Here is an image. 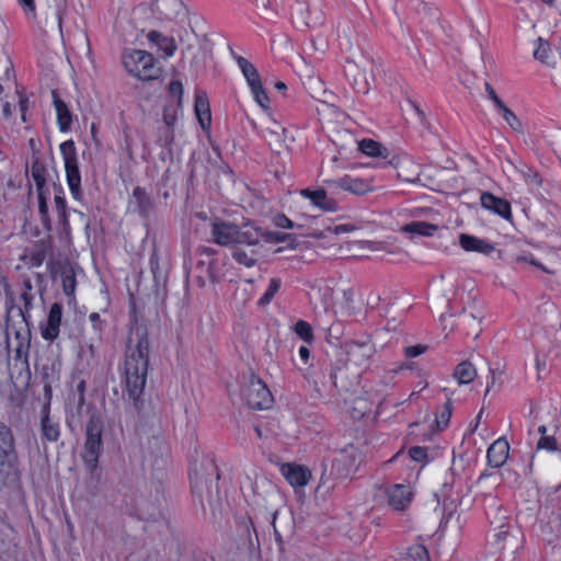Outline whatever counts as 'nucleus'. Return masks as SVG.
<instances>
[{
  "label": "nucleus",
  "instance_id": "1",
  "mask_svg": "<svg viewBox=\"0 0 561 561\" xmlns=\"http://www.w3.org/2000/svg\"><path fill=\"white\" fill-rule=\"evenodd\" d=\"M129 317L131 327L125 356L123 391L127 393L134 409L140 414L145 409L144 391L147 383L150 350L149 331L145 323L138 321L134 304Z\"/></svg>",
  "mask_w": 561,
  "mask_h": 561
},
{
  "label": "nucleus",
  "instance_id": "2",
  "mask_svg": "<svg viewBox=\"0 0 561 561\" xmlns=\"http://www.w3.org/2000/svg\"><path fill=\"white\" fill-rule=\"evenodd\" d=\"M103 431V417L98 411H93L85 423L84 444L80 456L85 471L96 482L101 479L100 457L104 451Z\"/></svg>",
  "mask_w": 561,
  "mask_h": 561
},
{
  "label": "nucleus",
  "instance_id": "3",
  "mask_svg": "<svg viewBox=\"0 0 561 561\" xmlns=\"http://www.w3.org/2000/svg\"><path fill=\"white\" fill-rule=\"evenodd\" d=\"M188 478L194 495L203 497L204 492L211 496L214 490L219 491V470L213 456L207 455L198 462L195 460L190 466Z\"/></svg>",
  "mask_w": 561,
  "mask_h": 561
},
{
  "label": "nucleus",
  "instance_id": "4",
  "mask_svg": "<svg viewBox=\"0 0 561 561\" xmlns=\"http://www.w3.org/2000/svg\"><path fill=\"white\" fill-rule=\"evenodd\" d=\"M342 371V366L333 364L328 356L320 357L317 365L305 370L304 378L314 391L321 394L323 391L337 389V375Z\"/></svg>",
  "mask_w": 561,
  "mask_h": 561
},
{
  "label": "nucleus",
  "instance_id": "5",
  "mask_svg": "<svg viewBox=\"0 0 561 561\" xmlns=\"http://www.w3.org/2000/svg\"><path fill=\"white\" fill-rule=\"evenodd\" d=\"M59 149L65 164L66 181L70 194L75 201L82 202L84 195L81 186V172L76 144L72 139H69L61 142Z\"/></svg>",
  "mask_w": 561,
  "mask_h": 561
},
{
  "label": "nucleus",
  "instance_id": "6",
  "mask_svg": "<svg viewBox=\"0 0 561 561\" xmlns=\"http://www.w3.org/2000/svg\"><path fill=\"white\" fill-rule=\"evenodd\" d=\"M122 62L126 71L141 80L149 81L157 78V69L153 56L140 49H126L122 56Z\"/></svg>",
  "mask_w": 561,
  "mask_h": 561
},
{
  "label": "nucleus",
  "instance_id": "7",
  "mask_svg": "<svg viewBox=\"0 0 561 561\" xmlns=\"http://www.w3.org/2000/svg\"><path fill=\"white\" fill-rule=\"evenodd\" d=\"M150 271L153 278L152 296L154 304L164 307L168 297V280L170 273V262L167 257H161L156 245H153L149 257Z\"/></svg>",
  "mask_w": 561,
  "mask_h": 561
},
{
  "label": "nucleus",
  "instance_id": "8",
  "mask_svg": "<svg viewBox=\"0 0 561 561\" xmlns=\"http://www.w3.org/2000/svg\"><path fill=\"white\" fill-rule=\"evenodd\" d=\"M241 399L252 410L270 409L274 402L272 392L266 383L254 374H251L241 386Z\"/></svg>",
  "mask_w": 561,
  "mask_h": 561
},
{
  "label": "nucleus",
  "instance_id": "9",
  "mask_svg": "<svg viewBox=\"0 0 561 561\" xmlns=\"http://www.w3.org/2000/svg\"><path fill=\"white\" fill-rule=\"evenodd\" d=\"M535 526L549 541L561 539V504L553 500L540 504Z\"/></svg>",
  "mask_w": 561,
  "mask_h": 561
},
{
  "label": "nucleus",
  "instance_id": "10",
  "mask_svg": "<svg viewBox=\"0 0 561 561\" xmlns=\"http://www.w3.org/2000/svg\"><path fill=\"white\" fill-rule=\"evenodd\" d=\"M19 457L12 428L0 421V479L18 471Z\"/></svg>",
  "mask_w": 561,
  "mask_h": 561
},
{
  "label": "nucleus",
  "instance_id": "11",
  "mask_svg": "<svg viewBox=\"0 0 561 561\" xmlns=\"http://www.w3.org/2000/svg\"><path fill=\"white\" fill-rule=\"evenodd\" d=\"M358 150L370 158L380 159V165L382 168L392 167L394 169H399L405 162H410L408 154L397 153L383 146L381 142L371 138H363L359 140Z\"/></svg>",
  "mask_w": 561,
  "mask_h": 561
},
{
  "label": "nucleus",
  "instance_id": "12",
  "mask_svg": "<svg viewBox=\"0 0 561 561\" xmlns=\"http://www.w3.org/2000/svg\"><path fill=\"white\" fill-rule=\"evenodd\" d=\"M64 316V306L61 302L51 304L46 319L38 324L39 333L43 340L53 343L60 334V327Z\"/></svg>",
  "mask_w": 561,
  "mask_h": 561
},
{
  "label": "nucleus",
  "instance_id": "13",
  "mask_svg": "<svg viewBox=\"0 0 561 561\" xmlns=\"http://www.w3.org/2000/svg\"><path fill=\"white\" fill-rule=\"evenodd\" d=\"M266 228L260 226L255 220H247L238 225L236 247L247 245L256 249L261 242L265 243Z\"/></svg>",
  "mask_w": 561,
  "mask_h": 561
},
{
  "label": "nucleus",
  "instance_id": "14",
  "mask_svg": "<svg viewBox=\"0 0 561 561\" xmlns=\"http://www.w3.org/2000/svg\"><path fill=\"white\" fill-rule=\"evenodd\" d=\"M211 241L220 247H236L238 224L215 218L210 224Z\"/></svg>",
  "mask_w": 561,
  "mask_h": 561
},
{
  "label": "nucleus",
  "instance_id": "15",
  "mask_svg": "<svg viewBox=\"0 0 561 561\" xmlns=\"http://www.w3.org/2000/svg\"><path fill=\"white\" fill-rule=\"evenodd\" d=\"M388 505L398 512L405 511L413 501L414 493L410 484L396 483L387 488Z\"/></svg>",
  "mask_w": 561,
  "mask_h": 561
},
{
  "label": "nucleus",
  "instance_id": "16",
  "mask_svg": "<svg viewBox=\"0 0 561 561\" xmlns=\"http://www.w3.org/2000/svg\"><path fill=\"white\" fill-rule=\"evenodd\" d=\"M280 472L286 481L294 488L306 486L312 477L311 471L306 466L294 462L283 463Z\"/></svg>",
  "mask_w": 561,
  "mask_h": 561
},
{
  "label": "nucleus",
  "instance_id": "17",
  "mask_svg": "<svg viewBox=\"0 0 561 561\" xmlns=\"http://www.w3.org/2000/svg\"><path fill=\"white\" fill-rule=\"evenodd\" d=\"M480 203L484 209L490 210L503 219L512 220V207L507 199L499 197L491 192H482Z\"/></svg>",
  "mask_w": 561,
  "mask_h": 561
},
{
  "label": "nucleus",
  "instance_id": "18",
  "mask_svg": "<svg viewBox=\"0 0 561 561\" xmlns=\"http://www.w3.org/2000/svg\"><path fill=\"white\" fill-rule=\"evenodd\" d=\"M194 114L202 130L209 134L211 129V111L209 100L204 91H197L194 99Z\"/></svg>",
  "mask_w": 561,
  "mask_h": 561
},
{
  "label": "nucleus",
  "instance_id": "19",
  "mask_svg": "<svg viewBox=\"0 0 561 561\" xmlns=\"http://www.w3.org/2000/svg\"><path fill=\"white\" fill-rule=\"evenodd\" d=\"M182 0H154L151 4L152 12L162 21H173L184 11Z\"/></svg>",
  "mask_w": 561,
  "mask_h": 561
},
{
  "label": "nucleus",
  "instance_id": "20",
  "mask_svg": "<svg viewBox=\"0 0 561 561\" xmlns=\"http://www.w3.org/2000/svg\"><path fill=\"white\" fill-rule=\"evenodd\" d=\"M61 435L60 424L50 417L48 404H44L41 410V438L43 442L56 443Z\"/></svg>",
  "mask_w": 561,
  "mask_h": 561
},
{
  "label": "nucleus",
  "instance_id": "21",
  "mask_svg": "<svg viewBox=\"0 0 561 561\" xmlns=\"http://www.w3.org/2000/svg\"><path fill=\"white\" fill-rule=\"evenodd\" d=\"M510 445L504 437L494 440L486 450L488 465L493 469H499L505 465L508 459Z\"/></svg>",
  "mask_w": 561,
  "mask_h": 561
},
{
  "label": "nucleus",
  "instance_id": "22",
  "mask_svg": "<svg viewBox=\"0 0 561 561\" xmlns=\"http://www.w3.org/2000/svg\"><path fill=\"white\" fill-rule=\"evenodd\" d=\"M51 99L56 111L58 128L61 133H68L71 129L73 114L68 104L59 96L58 90H51Z\"/></svg>",
  "mask_w": 561,
  "mask_h": 561
},
{
  "label": "nucleus",
  "instance_id": "23",
  "mask_svg": "<svg viewBox=\"0 0 561 561\" xmlns=\"http://www.w3.org/2000/svg\"><path fill=\"white\" fill-rule=\"evenodd\" d=\"M300 194L308 198L311 204L323 211H336L339 209L337 202L328 196V193L324 188H304Z\"/></svg>",
  "mask_w": 561,
  "mask_h": 561
},
{
  "label": "nucleus",
  "instance_id": "24",
  "mask_svg": "<svg viewBox=\"0 0 561 561\" xmlns=\"http://www.w3.org/2000/svg\"><path fill=\"white\" fill-rule=\"evenodd\" d=\"M133 198L135 199L136 211L138 213L139 217L145 221H149L156 207L150 195L144 187L136 186L133 190Z\"/></svg>",
  "mask_w": 561,
  "mask_h": 561
},
{
  "label": "nucleus",
  "instance_id": "25",
  "mask_svg": "<svg viewBox=\"0 0 561 561\" xmlns=\"http://www.w3.org/2000/svg\"><path fill=\"white\" fill-rule=\"evenodd\" d=\"M31 176L35 182L36 194L48 193L49 187L47 186V169L44 161L41 159L37 152H33L31 158Z\"/></svg>",
  "mask_w": 561,
  "mask_h": 561
},
{
  "label": "nucleus",
  "instance_id": "26",
  "mask_svg": "<svg viewBox=\"0 0 561 561\" xmlns=\"http://www.w3.org/2000/svg\"><path fill=\"white\" fill-rule=\"evenodd\" d=\"M459 244L467 252H478L482 254H490L495 250L493 243L488 240L480 239L473 234L460 233Z\"/></svg>",
  "mask_w": 561,
  "mask_h": 561
},
{
  "label": "nucleus",
  "instance_id": "27",
  "mask_svg": "<svg viewBox=\"0 0 561 561\" xmlns=\"http://www.w3.org/2000/svg\"><path fill=\"white\" fill-rule=\"evenodd\" d=\"M348 359L356 365L366 364L374 354V346L369 343H359L352 341L346 344Z\"/></svg>",
  "mask_w": 561,
  "mask_h": 561
},
{
  "label": "nucleus",
  "instance_id": "28",
  "mask_svg": "<svg viewBox=\"0 0 561 561\" xmlns=\"http://www.w3.org/2000/svg\"><path fill=\"white\" fill-rule=\"evenodd\" d=\"M265 243L267 244H276V243H286L285 247L277 248L274 253H282L284 250H296L299 247L297 234L288 233V232H279L268 230L265 232Z\"/></svg>",
  "mask_w": 561,
  "mask_h": 561
},
{
  "label": "nucleus",
  "instance_id": "29",
  "mask_svg": "<svg viewBox=\"0 0 561 561\" xmlns=\"http://www.w3.org/2000/svg\"><path fill=\"white\" fill-rule=\"evenodd\" d=\"M333 184L355 195H364L371 190L370 184L360 178H353L348 174L333 181Z\"/></svg>",
  "mask_w": 561,
  "mask_h": 561
},
{
  "label": "nucleus",
  "instance_id": "30",
  "mask_svg": "<svg viewBox=\"0 0 561 561\" xmlns=\"http://www.w3.org/2000/svg\"><path fill=\"white\" fill-rule=\"evenodd\" d=\"M233 57L244 78L247 79L250 89L260 88V83H262V81L255 66L242 56L233 54Z\"/></svg>",
  "mask_w": 561,
  "mask_h": 561
},
{
  "label": "nucleus",
  "instance_id": "31",
  "mask_svg": "<svg viewBox=\"0 0 561 561\" xmlns=\"http://www.w3.org/2000/svg\"><path fill=\"white\" fill-rule=\"evenodd\" d=\"M37 210L38 218L43 227L44 232L53 231V220L49 213L48 199L50 192L48 193H37Z\"/></svg>",
  "mask_w": 561,
  "mask_h": 561
},
{
  "label": "nucleus",
  "instance_id": "32",
  "mask_svg": "<svg viewBox=\"0 0 561 561\" xmlns=\"http://www.w3.org/2000/svg\"><path fill=\"white\" fill-rule=\"evenodd\" d=\"M443 391H444L447 400H446L445 404L442 407V409L439 410V412H437V415H436V426H437V430L440 432L444 431L449 424V421H450V417L453 414L451 397L454 394V391H451L449 388H444Z\"/></svg>",
  "mask_w": 561,
  "mask_h": 561
},
{
  "label": "nucleus",
  "instance_id": "33",
  "mask_svg": "<svg viewBox=\"0 0 561 561\" xmlns=\"http://www.w3.org/2000/svg\"><path fill=\"white\" fill-rule=\"evenodd\" d=\"M61 285L64 294L68 297V304H76L77 278L72 267L64 268L61 272Z\"/></svg>",
  "mask_w": 561,
  "mask_h": 561
},
{
  "label": "nucleus",
  "instance_id": "34",
  "mask_svg": "<svg viewBox=\"0 0 561 561\" xmlns=\"http://www.w3.org/2000/svg\"><path fill=\"white\" fill-rule=\"evenodd\" d=\"M260 251L257 249H251L249 252L241 247H234L231 250V257L240 265L245 267H253L257 263V255Z\"/></svg>",
  "mask_w": 561,
  "mask_h": 561
},
{
  "label": "nucleus",
  "instance_id": "35",
  "mask_svg": "<svg viewBox=\"0 0 561 561\" xmlns=\"http://www.w3.org/2000/svg\"><path fill=\"white\" fill-rule=\"evenodd\" d=\"M453 376L458 385H468L474 380L477 370L470 362L463 360L455 367Z\"/></svg>",
  "mask_w": 561,
  "mask_h": 561
},
{
  "label": "nucleus",
  "instance_id": "36",
  "mask_svg": "<svg viewBox=\"0 0 561 561\" xmlns=\"http://www.w3.org/2000/svg\"><path fill=\"white\" fill-rule=\"evenodd\" d=\"M437 229L438 226L426 221H412L403 226L402 231L423 237H432Z\"/></svg>",
  "mask_w": 561,
  "mask_h": 561
},
{
  "label": "nucleus",
  "instance_id": "37",
  "mask_svg": "<svg viewBox=\"0 0 561 561\" xmlns=\"http://www.w3.org/2000/svg\"><path fill=\"white\" fill-rule=\"evenodd\" d=\"M174 128L168 126H159L156 133V142L159 147L164 149H171L174 142Z\"/></svg>",
  "mask_w": 561,
  "mask_h": 561
},
{
  "label": "nucleus",
  "instance_id": "38",
  "mask_svg": "<svg viewBox=\"0 0 561 561\" xmlns=\"http://www.w3.org/2000/svg\"><path fill=\"white\" fill-rule=\"evenodd\" d=\"M536 42L538 45L534 50L535 59L541 61L542 64H546L547 66H552L553 62L550 61L549 56L551 53L549 43L541 37H538Z\"/></svg>",
  "mask_w": 561,
  "mask_h": 561
},
{
  "label": "nucleus",
  "instance_id": "39",
  "mask_svg": "<svg viewBox=\"0 0 561 561\" xmlns=\"http://www.w3.org/2000/svg\"><path fill=\"white\" fill-rule=\"evenodd\" d=\"M76 386L73 390V398L76 400V410L78 414H81L83 407L85 405V391L87 381L82 378H76Z\"/></svg>",
  "mask_w": 561,
  "mask_h": 561
},
{
  "label": "nucleus",
  "instance_id": "40",
  "mask_svg": "<svg viewBox=\"0 0 561 561\" xmlns=\"http://www.w3.org/2000/svg\"><path fill=\"white\" fill-rule=\"evenodd\" d=\"M294 332L306 343H312L314 341V334L312 327L305 320H298L294 325Z\"/></svg>",
  "mask_w": 561,
  "mask_h": 561
},
{
  "label": "nucleus",
  "instance_id": "41",
  "mask_svg": "<svg viewBox=\"0 0 561 561\" xmlns=\"http://www.w3.org/2000/svg\"><path fill=\"white\" fill-rule=\"evenodd\" d=\"M280 285H282L280 278H276V277L271 278L268 286H267L265 293L259 299L257 305L259 306L268 305L273 300L276 293L279 290Z\"/></svg>",
  "mask_w": 561,
  "mask_h": 561
},
{
  "label": "nucleus",
  "instance_id": "42",
  "mask_svg": "<svg viewBox=\"0 0 561 561\" xmlns=\"http://www.w3.org/2000/svg\"><path fill=\"white\" fill-rule=\"evenodd\" d=\"M499 111L501 112L503 119L514 131H523L522 122L512 110L504 105V107L500 108Z\"/></svg>",
  "mask_w": 561,
  "mask_h": 561
},
{
  "label": "nucleus",
  "instance_id": "43",
  "mask_svg": "<svg viewBox=\"0 0 561 561\" xmlns=\"http://www.w3.org/2000/svg\"><path fill=\"white\" fill-rule=\"evenodd\" d=\"M409 456L416 462L428 463L431 460L428 456V447L426 446H412L409 449Z\"/></svg>",
  "mask_w": 561,
  "mask_h": 561
},
{
  "label": "nucleus",
  "instance_id": "44",
  "mask_svg": "<svg viewBox=\"0 0 561 561\" xmlns=\"http://www.w3.org/2000/svg\"><path fill=\"white\" fill-rule=\"evenodd\" d=\"M180 108L174 105H165L162 113V125L174 128L178 121V111Z\"/></svg>",
  "mask_w": 561,
  "mask_h": 561
},
{
  "label": "nucleus",
  "instance_id": "45",
  "mask_svg": "<svg viewBox=\"0 0 561 561\" xmlns=\"http://www.w3.org/2000/svg\"><path fill=\"white\" fill-rule=\"evenodd\" d=\"M168 92L170 96H173L176 99V105L179 108H182V101H183V84L181 80H171L168 84Z\"/></svg>",
  "mask_w": 561,
  "mask_h": 561
},
{
  "label": "nucleus",
  "instance_id": "46",
  "mask_svg": "<svg viewBox=\"0 0 561 561\" xmlns=\"http://www.w3.org/2000/svg\"><path fill=\"white\" fill-rule=\"evenodd\" d=\"M21 299L23 300L24 302V308L23 309H20V313L23 318V321L26 323V325L28 327L30 325V318H31V314H30V311L31 309L33 308V299H34V296L32 295V293H27V291H23L21 294Z\"/></svg>",
  "mask_w": 561,
  "mask_h": 561
},
{
  "label": "nucleus",
  "instance_id": "47",
  "mask_svg": "<svg viewBox=\"0 0 561 561\" xmlns=\"http://www.w3.org/2000/svg\"><path fill=\"white\" fill-rule=\"evenodd\" d=\"M409 557L412 561H431L430 552L423 545H415L409 549Z\"/></svg>",
  "mask_w": 561,
  "mask_h": 561
},
{
  "label": "nucleus",
  "instance_id": "48",
  "mask_svg": "<svg viewBox=\"0 0 561 561\" xmlns=\"http://www.w3.org/2000/svg\"><path fill=\"white\" fill-rule=\"evenodd\" d=\"M158 49L164 53L165 57H171L174 55L178 46L173 37L163 36L162 39L158 44Z\"/></svg>",
  "mask_w": 561,
  "mask_h": 561
},
{
  "label": "nucleus",
  "instance_id": "49",
  "mask_svg": "<svg viewBox=\"0 0 561 561\" xmlns=\"http://www.w3.org/2000/svg\"><path fill=\"white\" fill-rule=\"evenodd\" d=\"M273 224L282 229H294V228H302L301 225L295 224L291 219H289L285 214L279 213L273 217Z\"/></svg>",
  "mask_w": 561,
  "mask_h": 561
},
{
  "label": "nucleus",
  "instance_id": "50",
  "mask_svg": "<svg viewBox=\"0 0 561 561\" xmlns=\"http://www.w3.org/2000/svg\"><path fill=\"white\" fill-rule=\"evenodd\" d=\"M251 92L254 96L255 102L264 110H267L270 106V98L263 88V84L260 83V88L251 89Z\"/></svg>",
  "mask_w": 561,
  "mask_h": 561
},
{
  "label": "nucleus",
  "instance_id": "51",
  "mask_svg": "<svg viewBox=\"0 0 561 561\" xmlns=\"http://www.w3.org/2000/svg\"><path fill=\"white\" fill-rule=\"evenodd\" d=\"M409 5L411 9L415 10L417 13H424L425 15H434L436 9L424 2L423 0H409Z\"/></svg>",
  "mask_w": 561,
  "mask_h": 561
},
{
  "label": "nucleus",
  "instance_id": "52",
  "mask_svg": "<svg viewBox=\"0 0 561 561\" xmlns=\"http://www.w3.org/2000/svg\"><path fill=\"white\" fill-rule=\"evenodd\" d=\"M46 236L34 242L33 248L35 250H45V253L49 254L54 249V238L51 232H45Z\"/></svg>",
  "mask_w": 561,
  "mask_h": 561
},
{
  "label": "nucleus",
  "instance_id": "53",
  "mask_svg": "<svg viewBox=\"0 0 561 561\" xmlns=\"http://www.w3.org/2000/svg\"><path fill=\"white\" fill-rule=\"evenodd\" d=\"M30 346H31L30 341L19 342L14 350V359L23 360L27 365L28 364L27 357H28Z\"/></svg>",
  "mask_w": 561,
  "mask_h": 561
},
{
  "label": "nucleus",
  "instance_id": "54",
  "mask_svg": "<svg viewBox=\"0 0 561 561\" xmlns=\"http://www.w3.org/2000/svg\"><path fill=\"white\" fill-rule=\"evenodd\" d=\"M537 449H545L548 451H556L558 449V443L554 436L543 435L537 443Z\"/></svg>",
  "mask_w": 561,
  "mask_h": 561
},
{
  "label": "nucleus",
  "instance_id": "55",
  "mask_svg": "<svg viewBox=\"0 0 561 561\" xmlns=\"http://www.w3.org/2000/svg\"><path fill=\"white\" fill-rule=\"evenodd\" d=\"M89 320L91 322L93 331L98 333V335L101 337L105 330L106 321L101 318L99 312H92L89 316Z\"/></svg>",
  "mask_w": 561,
  "mask_h": 561
},
{
  "label": "nucleus",
  "instance_id": "56",
  "mask_svg": "<svg viewBox=\"0 0 561 561\" xmlns=\"http://www.w3.org/2000/svg\"><path fill=\"white\" fill-rule=\"evenodd\" d=\"M54 203H55V208H56L57 215L68 213L67 201L65 197V192H64L62 186H59V194H55Z\"/></svg>",
  "mask_w": 561,
  "mask_h": 561
},
{
  "label": "nucleus",
  "instance_id": "57",
  "mask_svg": "<svg viewBox=\"0 0 561 561\" xmlns=\"http://www.w3.org/2000/svg\"><path fill=\"white\" fill-rule=\"evenodd\" d=\"M408 103L413 108V111L415 112V114H416V116L419 118L420 124L424 128L430 129L431 128V124H430V122H428L424 111L420 107V105L415 101H413L411 99H408Z\"/></svg>",
  "mask_w": 561,
  "mask_h": 561
},
{
  "label": "nucleus",
  "instance_id": "58",
  "mask_svg": "<svg viewBox=\"0 0 561 561\" xmlns=\"http://www.w3.org/2000/svg\"><path fill=\"white\" fill-rule=\"evenodd\" d=\"M47 253H45V250H35L30 254V264L32 267H39L44 263V261L47 257Z\"/></svg>",
  "mask_w": 561,
  "mask_h": 561
},
{
  "label": "nucleus",
  "instance_id": "59",
  "mask_svg": "<svg viewBox=\"0 0 561 561\" xmlns=\"http://www.w3.org/2000/svg\"><path fill=\"white\" fill-rule=\"evenodd\" d=\"M520 173L534 184H540L541 182L539 173L527 164H523Z\"/></svg>",
  "mask_w": 561,
  "mask_h": 561
},
{
  "label": "nucleus",
  "instance_id": "60",
  "mask_svg": "<svg viewBox=\"0 0 561 561\" xmlns=\"http://www.w3.org/2000/svg\"><path fill=\"white\" fill-rule=\"evenodd\" d=\"M426 350H427V346L422 345V344H415V345L404 347V355L408 358H414V357H417V356L422 355L423 353H425Z\"/></svg>",
  "mask_w": 561,
  "mask_h": 561
},
{
  "label": "nucleus",
  "instance_id": "61",
  "mask_svg": "<svg viewBox=\"0 0 561 561\" xmlns=\"http://www.w3.org/2000/svg\"><path fill=\"white\" fill-rule=\"evenodd\" d=\"M484 87H485V92H486L489 99L493 102L494 106L497 110L504 107V105H505L504 102L499 98V95L496 94L493 87L489 82H485Z\"/></svg>",
  "mask_w": 561,
  "mask_h": 561
},
{
  "label": "nucleus",
  "instance_id": "62",
  "mask_svg": "<svg viewBox=\"0 0 561 561\" xmlns=\"http://www.w3.org/2000/svg\"><path fill=\"white\" fill-rule=\"evenodd\" d=\"M41 378H42L43 385H46V381L48 383H53V381H54V366L53 365L51 366L44 365L42 367Z\"/></svg>",
  "mask_w": 561,
  "mask_h": 561
},
{
  "label": "nucleus",
  "instance_id": "63",
  "mask_svg": "<svg viewBox=\"0 0 561 561\" xmlns=\"http://www.w3.org/2000/svg\"><path fill=\"white\" fill-rule=\"evenodd\" d=\"M19 4L23 8L26 14H35L36 5L35 0H18Z\"/></svg>",
  "mask_w": 561,
  "mask_h": 561
},
{
  "label": "nucleus",
  "instance_id": "64",
  "mask_svg": "<svg viewBox=\"0 0 561 561\" xmlns=\"http://www.w3.org/2000/svg\"><path fill=\"white\" fill-rule=\"evenodd\" d=\"M163 36L164 35L161 32L156 30H152L147 34L148 41L156 46H158L159 42L162 39Z\"/></svg>",
  "mask_w": 561,
  "mask_h": 561
}]
</instances>
